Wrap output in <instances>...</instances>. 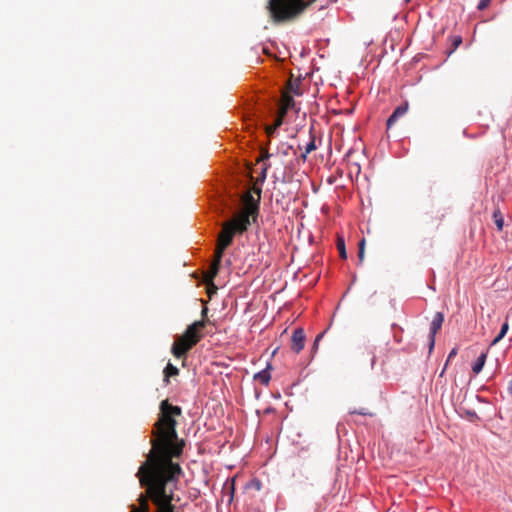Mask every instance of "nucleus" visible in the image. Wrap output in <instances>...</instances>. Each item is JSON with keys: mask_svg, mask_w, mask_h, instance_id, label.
<instances>
[{"mask_svg": "<svg viewBox=\"0 0 512 512\" xmlns=\"http://www.w3.org/2000/svg\"><path fill=\"white\" fill-rule=\"evenodd\" d=\"M164 382L169 383V378L179 374V369L170 362L164 368Z\"/></svg>", "mask_w": 512, "mask_h": 512, "instance_id": "obj_13", "label": "nucleus"}, {"mask_svg": "<svg viewBox=\"0 0 512 512\" xmlns=\"http://www.w3.org/2000/svg\"><path fill=\"white\" fill-rule=\"evenodd\" d=\"M304 345H305V334H304V330H303L302 328H296V329L293 331V334H292V344H291V349H292L295 353H299L301 350H303Z\"/></svg>", "mask_w": 512, "mask_h": 512, "instance_id": "obj_7", "label": "nucleus"}, {"mask_svg": "<svg viewBox=\"0 0 512 512\" xmlns=\"http://www.w3.org/2000/svg\"><path fill=\"white\" fill-rule=\"evenodd\" d=\"M269 165L264 163V167L262 168L261 177L264 180L266 178V172L268 170Z\"/></svg>", "mask_w": 512, "mask_h": 512, "instance_id": "obj_26", "label": "nucleus"}, {"mask_svg": "<svg viewBox=\"0 0 512 512\" xmlns=\"http://www.w3.org/2000/svg\"><path fill=\"white\" fill-rule=\"evenodd\" d=\"M468 415L471 416V417H477V414L475 411H472V412H468Z\"/></svg>", "mask_w": 512, "mask_h": 512, "instance_id": "obj_30", "label": "nucleus"}, {"mask_svg": "<svg viewBox=\"0 0 512 512\" xmlns=\"http://www.w3.org/2000/svg\"><path fill=\"white\" fill-rule=\"evenodd\" d=\"M364 254H365V239L363 238L359 242V249H358V258H359L360 262H362L364 260Z\"/></svg>", "mask_w": 512, "mask_h": 512, "instance_id": "obj_21", "label": "nucleus"}, {"mask_svg": "<svg viewBox=\"0 0 512 512\" xmlns=\"http://www.w3.org/2000/svg\"><path fill=\"white\" fill-rule=\"evenodd\" d=\"M462 43V38L460 36H456L453 39V46L456 49Z\"/></svg>", "mask_w": 512, "mask_h": 512, "instance_id": "obj_25", "label": "nucleus"}, {"mask_svg": "<svg viewBox=\"0 0 512 512\" xmlns=\"http://www.w3.org/2000/svg\"><path fill=\"white\" fill-rule=\"evenodd\" d=\"M273 154L268 153L267 151H263L262 161L268 160L270 157H272Z\"/></svg>", "mask_w": 512, "mask_h": 512, "instance_id": "obj_27", "label": "nucleus"}, {"mask_svg": "<svg viewBox=\"0 0 512 512\" xmlns=\"http://www.w3.org/2000/svg\"><path fill=\"white\" fill-rule=\"evenodd\" d=\"M270 369H271V365L268 364L267 367L259 372H257L255 375H254V380H257L259 381L260 383H262L263 385H268L269 382H270V379H271V374H270Z\"/></svg>", "mask_w": 512, "mask_h": 512, "instance_id": "obj_10", "label": "nucleus"}, {"mask_svg": "<svg viewBox=\"0 0 512 512\" xmlns=\"http://www.w3.org/2000/svg\"><path fill=\"white\" fill-rule=\"evenodd\" d=\"M444 322V314L442 312H436L430 324L429 331V351L431 352L435 345V335L440 330Z\"/></svg>", "mask_w": 512, "mask_h": 512, "instance_id": "obj_5", "label": "nucleus"}, {"mask_svg": "<svg viewBox=\"0 0 512 512\" xmlns=\"http://www.w3.org/2000/svg\"><path fill=\"white\" fill-rule=\"evenodd\" d=\"M160 410L161 417L151 440L152 449L136 473L147 495L140 494L139 506L132 504L130 512H174L171 501L182 470L172 458L181 455L184 443L178 440L177 422L173 417L180 416L182 409L163 400Z\"/></svg>", "mask_w": 512, "mask_h": 512, "instance_id": "obj_1", "label": "nucleus"}, {"mask_svg": "<svg viewBox=\"0 0 512 512\" xmlns=\"http://www.w3.org/2000/svg\"><path fill=\"white\" fill-rule=\"evenodd\" d=\"M219 269H220V264H217L215 262H211L209 264V267L206 271V278L209 280V281H212L218 274L219 272Z\"/></svg>", "mask_w": 512, "mask_h": 512, "instance_id": "obj_15", "label": "nucleus"}, {"mask_svg": "<svg viewBox=\"0 0 512 512\" xmlns=\"http://www.w3.org/2000/svg\"><path fill=\"white\" fill-rule=\"evenodd\" d=\"M316 148L317 147L315 144V138L313 136H311L310 141L305 146V151L298 156V160H301L304 163L307 159V155L310 152L316 150Z\"/></svg>", "mask_w": 512, "mask_h": 512, "instance_id": "obj_11", "label": "nucleus"}, {"mask_svg": "<svg viewBox=\"0 0 512 512\" xmlns=\"http://www.w3.org/2000/svg\"><path fill=\"white\" fill-rule=\"evenodd\" d=\"M234 492H235V480L234 479L227 480L223 486L222 493H223V497H225V496L228 497L227 502L229 504L233 501Z\"/></svg>", "mask_w": 512, "mask_h": 512, "instance_id": "obj_9", "label": "nucleus"}, {"mask_svg": "<svg viewBox=\"0 0 512 512\" xmlns=\"http://www.w3.org/2000/svg\"><path fill=\"white\" fill-rule=\"evenodd\" d=\"M492 217L494 219L497 230L502 231V229L504 227V217H503L500 209L497 208L496 210H494Z\"/></svg>", "mask_w": 512, "mask_h": 512, "instance_id": "obj_17", "label": "nucleus"}, {"mask_svg": "<svg viewBox=\"0 0 512 512\" xmlns=\"http://www.w3.org/2000/svg\"><path fill=\"white\" fill-rule=\"evenodd\" d=\"M411 0H405L406 3L410 2Z\"/></svg>", "mask_w": 512, "mask_h": 512, "instance_id": "obj_33", "label": "nucleus"}, {"mask_svg": "<svg viewBox=\"0 0 512 512\" xmlns=\"http://www.w3.org/2000/svg\"><path fill=\"white\" fill-rule=\"evenodd\" d=\"M332 3H336L338 2V0H330Z\"/></svg>", "mask_w": 512, "mask_h": 512, "instance_id": "obj_32", "label": "nucleus"}, {"mask_svg": "<svg viewBox=\"0 0 512 512\" xmlns=\"http://www.w3.org/2000/svg\"><path fill=\"white\" fill-rule=\"evenodd\" d=\"M509 330V324L508 322H504L501 326V329H500V332L498 333V335L493 339L491 345H496L500 340H502L506 333L508 332Z\"/></svg>", "mask_w": 512, "mask_h": 512, "instance_id": "obj_18", "label": "nucleus"}, {"mask_svg": "<svg viewBox=\"0 0 512 512\" xmlns=\"http://www.w3.org/2000/svg\"><path fill=\"white\" fill-rule=\"evenodd\" d=\"M337 249L339 251L340 257L342 259H346L347 258V252H346V247H345V241L341 237H338V239H337Z\"/></svg>", "mask_w": 512, "mask_h": 512, "instance_id": "obj_20", "label": "nucleus"}, {"mask_svg": "<svg viewBox=\"0 0 512 512\" xmlns=\"http://www.w3.org/2000/svg\"><path fill=\"white\" fill-rule=\"evenodd\" d=\"M375 360H376V358H375V356H374V357L372 358V361H371V365H372V367H373V366H374V364H375Z\"/></svg>", "mask_w": 512, "mask_h": 512, "instance_id": "obj_31", "label": "nucleus"}, {"mask_svg": "<svg viewBox=\"0 0 512 512\" xmlns=\"http://www.w3.org/2000/svg\"><path fill=\"white\" fill-rule=\"evenodd\" d=\"M408 111V103H404L402 105H399L397 106L393 113L389 116V118L387 119V122H386V125H387V128H391L397 121L400 117L404 116L406 114V112Z\"/></svg>", "mask_w": 512, "mask_h": 512, "instance_id": "obj_8", "label": "nucleus"}, {"mask_svg": "<svg viewBox=\"0 0 512 512\" xmlns=\"http://www.w3.org/2000/svg\"><path fill=\"white\" fill-rule=\"evenodd\" d=\"M307 7L304 0H269L267 8L276 22L286 21L299 15Z\"/></svg>", "mask_w": 512, "mask_h": 512, "instance_id": "obj_2", "label": "nucleus"}, {"mask_svg": "<svg viewBox=\"0 0 512 512\" xmlns=\"http://www.w3.org/2000/svg\"><path fill=\"white\" fill-rule=\"evenodd\" d=\"M283 123V118L281 116H277L274 121L267 125L266 127V133L268 136H272L276 133V131L278 130V128L282 125Z\"/></svg>", "mask_w": 512, "mask_h": 512, "instance_id": "obj_14", "label": "nucleus"}, {"mask_svg": "<svg viewBox=\"0 0 512 512\" xmlns=\"http://www.w3.org/2000/svg\"><path fill=\"white\" fill-rule=\"evenodd\" d=\"M490 2L491 0H480L477 5V9L480 11L485 10L489 6Z\"/></svg>", "mask_w": 512, "mask_h": 512, "instance_id": "obj_22", "label": "nucleus"}, {"mask_svg": "<svg viewBox=\"0 0 512 512\" xmlns=\"http://www.w3.org/2000/svg\"><path fill=\"white\" fill-rule=\"evenodd\" d=\"M322 337H323V334H319V335L316 337V339H315V341H314V347H317V344H318V342L320 341V339H321Z\"/></svg>", "mask_w": 512, "mask_h": 512, "instance_id": "obj_28", "label": "nucleus"}, {"mask_svg": "<svg viewBox=\"0 0 512 512\" xmlns=\"http://www.w3.org/2000/svg\"><path fill=\"white\" fill-rule=\"evenodd\" d=\"M235 227L228 221L222 224V229L218 235L217 241L223 244L224 247H229L235 236Z\"/></svg>", "mask_w": 512, "mask_h": 512, "instance_id": "obj_6", "label": "nucleus"}, {"mask_svg": "<svg viewBox=\"0 0 512 512\" xmlns=\"http://www.w3.org/2000/svg\"><path fill=\"white\" fill-rule=\"evenodd\" d=\"M257 208H251L242 214L235 216L233 219L228 220L235 227V233H244L250 226V216L256 213Z\"/></svg>", "mask_w": 512, "mask_h": 512, "instance_id": "obj_4", "label": "nucleus"}, {"mask_svg": "<svg viewBox=\"0 0 512 512\" xmlns=\"http://www.w3.org/2000/svg\"><path fill=\"white\" fill-rule=\"evenodd\" d=\"M205 326V322L195 321L191 325H189L184 332V334L180 337H177L175 342L171 347V353L176 358L184 357L189 350H191L200 340L201 336L199 331Z\"/></svg>", "mask_w": 512, "mask_h": 512, "instance_id": "obj_3", "label": "nucleus"}, {"mask_svg": "<svg viewBox=\"0 0 512 512\" xmlns=\"http://www.w3.org/2000/svg\"><path fill=\"white\" fill-rule=\"evenodd\" d=\"M486 358H487V353H481L478 358L476 359V361L474 362L473 366H472V371L475 373V374H479L484 365H485V362H486Z\"/></svg>", "mask_w": 512, "mask_h": 512, "instance_id": "obj_12", "label": "nucleus"}, {"mask_svg": "<svg viewBox=\"0 0 512 512\" xmlns=\"http://www.w3.org/2000/svg\"><path fill=\"white\" fill-rule=\"evenodd\" d=\"M456 355H457V348H453V349L449 352V354H448L446 364H447V363H448L452 358H454Z\"/></svg>", "mask_w": 512, "mask_h": 512, "instance_id": "obj_24", "label": "nucleus"}, {"mask_svg": "<svg viewBox=\"0 0 512 512\" xmlns=\"http://www.w3.org/2000/svg\"><path fill=\"white\" fill-rule=\"evenodd\" d=\"M290 153H293L297 158V152L296 150L293 148V146L291 145H287V144H282L279 148H278V154H282L284 156H287L289 155Z\"/></svg>", "mask_w": 512, "mask_h": 512, "instance_id": "obj_19", "label": "nucleus"}, {"mask_svg": "<svg viewBox=\"0 0 512 512\" xmlns=\"http://www.w3.org/2000/svg\"><path fill=\"white\" fill-rule=\"evenodd\" d=\"M226 248L227 247H224L222 243L217 241L213 262L221 265L224 251L226 250Z\"/></svg>", "mask_w": 512, "mask_h": 512, "instance_id": "obj_16", "label": "nucleus"}, {"mask_svg": "<svg viewBox=\"0 0 512 512\" xmlns=\"http://www.w3.org/2000/svg\"><path fill=\"white\" fill-rule=\"evenodd\" d=\"M350 413L351 414H359V415H362V416H372V414L370 412H368V410L365 409V408H361L359 410H353Z\"/></svg>", "mask_w": 512, "mask_h": 512, "instance_id": "obj_23", "label": "nucleus"}, {"mask_svg": "<svg viewBox=\"0 0 512 512\" xmlns=\"http://www.w3.org/2000/svg\"><path fill=\"white\" fill-rule=\"evenodd\" d=\"M508 391L512 395V380L509 382Z\"/></svg>", "mask_w": 512, "mask_h": 512, "instance_id": "obj_29", "label": "nucleus"}]
</instances>
